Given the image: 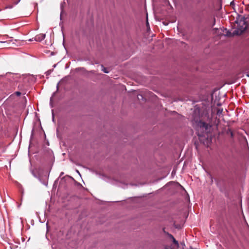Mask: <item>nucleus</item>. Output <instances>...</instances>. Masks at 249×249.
Segmentation results:
<instances>
[{
    "instance_id": "f257e3e1",
    "label": "nucleus",
    "mask_w": 249,
    "mask_h": 249,
    "mask_svg": "<svg viewBox=\"0 0 249 249\" xmlns=\"http://www.w3.org/2000/svg\"><path fill=\"white\" fill-rule=\"evenodd\" d=\"M237 24L236 27L233 30L232 32H230L227 29H219V36L220 37L222 36H232L242 35L247 29L248 25L245 19L242 17L239 21H235Z\"/></svg>"
},
{
    "instance_id": "f03ea898",
    "label": "nucleus",
    "mask_w": 249,
    "mask_h": 249,
    "mask_svg": "<svg viewBox=\"0 0 249 249\" xmlns=\"http://www.w3.org/2000/svg\"><path fill=\"white\" fill-rule=\"evenodd\" d=\"M207 123L200 121L197 125V135L200 139L202 137H205L204 134L208 132L209 127H210Z\"/></svg>"
},
{
    "instance_id": "7ed1b4c3",
    "label": "nucleus",
    "mask_w": 249,
    "mask_h": 249,
    "mask_svg": "<svg viewBox=\"0 0 249 249\" xmlns=\"http://www.w3.org/2000/svg\"><path fill=\"white\" fill-rule=\"evenodd\" d=\"M45 34H40L39 35H36L34 39L36 41L40 42L45 38Z\"/></svg>"
},
{
    "instance_id": "20e7f679",
    "label": "nucleus",
    "mask_w": 249,
    "mask_h": 249,
    "mask_svg": "<svg viewBox=\"0 0 249 249\" xmlns=\"http://www.w3.org/2000/svg\"><path fill=\"white\" fill-rule=\"evenodd\" d=\"M221 104L219 103V120L221 118V114L222 115H223L222 114V112H223V114H225V113H227V110L225 109V110L224 111L223 108L220 107Z\"/></svg>"
},
{
    "instance_id": "39448f33",
    "label": "nucleus",
    "mask_w": 249,
    "mask_h": 249,
    "mask_svg": "<svg viewBox=\"0 0 249 249\" xmlns=\"http://www.w3.org/2000/svg\"><path fill=\"white\" fill-rule=\"evenodd\" d=\"M6 150L5 144L3 142H0V153H4Z\"/></svg>"
},
{
    "instance_id": "423d86ee",
    "label": "nucleus",
    "mask_w": 249,
    "mask_h": 249,
    "mask_svg": "<svg viewBox=\"0 0 249 249\" xmlns=\"http://www.w3.org/2000/svg\"><path fill=\"white\" fill-rule=\"evenodd\" d=\"M16 42L17 43L16 44L15 43L13 42L12 44H15L17 46L18 45H23L25 42L24 41H20V40H16Z\"/></svg>"
},
{
    "instance_id": "0eeeda50",
    "label": "nucleus",
    "mask_w": 249,
    "mask_h": 249,
    "mask_svg": "<svg viewBox=\"0 0 249 249\" xmlns=\"http://www.w3.org/2000/svg\"><path fill=\"white\" fill-rule=\"evenodd\" d=\"M124 34L128 39H131L130 33L127 30H125Z\"/></svg>"
},
{
    "instance_id": "6e6552de",
    "label": "nucleus",
    "mask_w": 249,
    "mask_h": 249,
    "mask_svg": "<svg viewBox=\"0 0 249 249\" xmlns=\"http://www.w3.org/2000/svg\"><path fill=\"white\" fill-rule=\"evenodd\" d=\"M227 133L228 134H230V136L231 138H232L233 137V132L231 131V129H228V131H227Z\"/></svg>"
},
{
    "instance_id": "1a4fd4ad",
    "label": "nucleus",
    "mask_w": 249,
    "mask_h": 249,
    "mask_svg": "<svg viewBox=\"0 0 249 249\" xmlns=\"http://www.w3.org/2000/svg\"><path fill=\"white\" fill-rule=\"evenodd\" d=\"M14 5L12 4H9L5 6L4 9H12Z\"/></svg>"
},
{
    "instance_id": "9d476101",
    "label": "nucleus",
    "mask_w": 249,
    "mask_h": 249,
    "mask_svg": "<svg viewBox=\"0 0 249 249\" xmlns=\"http://www.w3.org/2000/svg\"><path fill=\"white\" fill-rule=\"evenodd\" d=\"M146 26L147 29L150 30V25H149V22L148 21V16L147 15V21H146Z\"/></svg>"
},
{
    "instance_id": "9b49d317",
    "label": "nucleus",
    "mask_w": 249,
    "mask_h": 249,
    "mask_svg": "<svg viewBox=\"0 0 249 249\" xmlns=\"http://www.w3.org/2000/svg\"><path fill=\"white\" fill-rule=\"evenodd\" d=\"M102 67L103 68L102 71L105 73H108V71L107 70V69L106 68H105V67H104L103 66H102Z\"/></svg>"
},
{
    "instance_id": "f8f14e48",
    "label": "nucleus",
    "mask_w": 249,
    "mask_h": 249,
    "mask_svg": "<svg viewBox=\"0 0 249 249\" xmlns=\"http://www.w3.org/2000/svg\"><path fill=\"white\" fill-rule=\"evenodd\" d=\"M14 94H15L16 95H17V96H19L21 95V93L19 91H16L14 93Z\"/></svg>"
},
{
    "instance_id": "ddd939ff",
    "label": "nucleus",
    "mask_w": 249,
    "mask_h": 249,
    "mask_svg": "<svg viewBox=\"0 0 249 249\" xmlns=\"http://www.w3.org/2000/svg\"><path fill=\"white\" fill-rule=\"evenodd\" d=\"M246 70L247 71V72H249V59L248 60V64L246 66Z\"/></svg>"
},
{
    "instance_id": "4468645a",
    "label": "nucleus",
    "mask_w": 249,
    "mask_h": 249,
    "mask_svg": "<svg viewBox=\"0 0 249 249\" xmlns=\"http://www.w3.org/2000/svg\"><path fill=\"white\" fill-rule=\"evenodd\" d=\"M218 5H219V10L220 8H221V7H222V4H221V0H219Z\"/></svg>"
},
{
    "instance_id": "2eb2a0df",
    "label": "nucleus",
    "mask_w": 249,
    "mask_h": 249,
    "mask_svg": "<svg viewBox=\"0 0 249 249\" xmlns=\"http://www.w3.org/2000/svg\"><path fill=\"white\" fill-rule=\"evenodd\" d=\"M20 1V0H18L16 1H15L14 2V5L18 4L19 2Z\"/></svg>"
},
{
    "instance_id": "dca6fc26",
    "label": "nucleus",
    "mask_w": 249,
    "mask_h": 249,
    "mask_svg": "<svg viewBox=\"0 0 249 249\" xmlns=\"http://www.w3.org/2000/svg\"><path fill=\"white\" fill-rule=\"evenodd\" d=\"M62 10L61 11V14H60V20H62Z\"/></svg>"
},
{
    "instance_id": "f3484780",
    "label": "nucleus",
    "mask_w": 249,
    "mask_h": 249,
    "mask_svg": "<svg viewBox=\"0 0 249 249\" xmlns=\"http://www.w3.org/2000/svg\"><path fill=\"white\" fill-rule=\"evenodd\" d=\"M173 241H174V242L175 243L178 244V242L175 240V238H174V240H173Z\"/></svg>"
},
{
    "instance_id": "a211bd4d",
    "label": "nucleus",
    "mask_w": 249,
    "mask_h": 249,
    "mask_svg": "<svg viewBox=\"0 0 249 249\" xmlns=\"http://www.w3.org/2000/svg\"><path fill=\"white\" fill-rule=\"evenodd\" d=\"M0 43H4V44L7 43V41H1V42H0Z\"/></svg>"
},
{
    "instance_id": "6ab92c4d",
    "label": "nucleus",
    "mask_w": 249,
    "mask_h": 249,
    "mask_svg": "<svg viewBox=\"0 0 249 249\" xmlns=\"http://www.w3.org/2000/svg\"><path fill=\"white\" fill-rule=\"evenodd\" d=\"M214 29L215 30H218V28H215Z\"/></svg>"
},
{
    "instance_id": "aec40b11",
    "label": "nucleus",
    "mask_w": 249,
    "mask_h": 249,
    "mask_svg": "<svg viewBox=\"0 0 249 249\" xmlns=\"http://www.w3.org/2000/svg\"><path fill=\"white\" fill-rule=\"evenodd\" d=\"M212 222L211 221V223H210V227H212Z\"/></svg>"
},
{
    "instance_id": "412c9836",
    "label": "nucleus",
    "mask_w": 249,
    "mask_h": 249,
    "mask_svg": "<svg viewBox=\"0 0 249 249\" xmlns=\"http://www.w3.org/2000/svg\"><path fill=\"white\" fill-rule=\"evenodd\" d=\"M168 2L169 5H170L171 6V5L170 4V2L168 1Z\"/></svg>"
},
{
    "instance_id": "4be33fe9",
    "label": "nucleus",
    "mask_w": 249,
    "mask_h": 249,
    "mask_svg": "<svg viewBox=\"0 0 249 249\" xmlns=\"http://www.w3.org/2000/svg\"><path fill=\"white\" fill-rule=\"evenodd\" d=\"M63 46H64V47H65V46H64V42L63 43Z\"/></svg>"
},
{
    "instance_id": "5701e85b",
    "label": "nucleus",
    "mask_w": 249,
    "mask_h": 249,
    "mask_svg": "<svg viewBox=\"0 0 249 249\" xmlns=\"http://www.w3.org/2000/svg\"><path fill=\"white\" fill-rule=\"evenodd\" d=\"M30 41H32L33 40V39H30Z\"/></svg>"
},
{
    "instance_id": "b1692460",
    "label": "nucleus",
    "mask_w": 249,
    "mask_h": 249,
    "mask_svg": "<svg viewBox=\"0 0 249 249\" xmlns=\"http://www.w3.org/2000/svg\"><path fill=\"white\" fill-rule=\"evenodd\" d=\"M1 11V10L0 9V11Z\"/></svg>"
}]
</instances>
